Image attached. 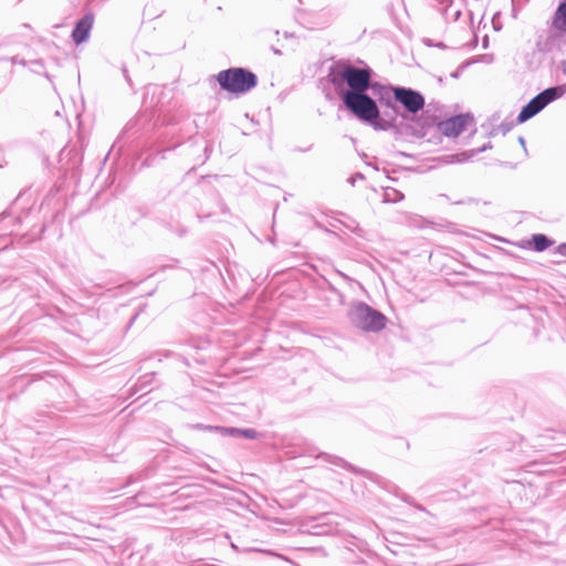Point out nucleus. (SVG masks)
Masks as SVG:
<instances>
[{
	"instance_id": "nucleus-1",
	"label": "nucleus",
	"mask_w": 566,
	"mask_h": 566,
	"mask_svg": "<svg viewBox=\"0 0 566 566\" xmlns=\"http://www.w3.org/2000/svg\"><path fill=\"white\" fill-rule=\"evenodd\" d=\"M360 63L361 66H357L349 61L339 60L329 66L326 80L355 118L365 124H374L379 106L368 92L376 73L368 64Z\"/></svg>"
},
{
	"instance_id": "nucleus-2",
	"label": "nucleus",
	"mask_w": 566,
	"mask_h": 566,
	"mask_svg": "<svg viewBox=\"0 0 566 566\" xmlns=\"http://www.w3.org/2000/svg\"><path fill=\"white\" fill-rule=\"evenodd\" d=\"M398 85L382 84L374 81L370 87V95L379 106V114L374 124H368L375 130L387 132L396 127V120L399 116V107L396 105L394 95H396Z\"/></svg>"
},
{
	"instance_id": "nucleus-3",
	"label": "nucleus",
	"mask_w": 566,
	"mask_h": 566,
	"mask_svg": "<svg viewBox=\"0 0 566 566\" xmlns=\"http://www.w3.org/2000/svg\"><path fill=\"white\" fill-rule=\"evenodd\" d=\"M216 82L222 91L234 96H241L256 87L259 83L258 75L249 69L234 66L222 70L214 76Z\"/></svg>"
},
{
	"instance_id": "nucleus-4",
	"label": "nucleus",
	"mask_w": 566,
	"mask_h": 566,
	"mask_svg": "<svg viewBox=\"0 0 566 566\" xmlns=\"http://www.w3.org/2000/svg\"><path fill=\"white\" fill-rule=\"evenodd\" d=\"M348 317L355 327L371 333H379L388 322L385 314L363 301L353 303L348 311Z\"/></svg>"
},
{
	"instance_id": "nucleus-5",
	"label": "nucleus",
	"mask_w": 566,
	"mask_h": 566,
	"mask_svg": "<svg viewBox=\"0 0 566 566\" xmlns=\"http://www.w3.org/2000/svg\"><path fill=\"white\" fill-rule=\"evenodd\" d=\"M184 109L179 112L178 115L165 117V123L169 126H177L182 123V126L178 129V132H174V135H177V142L171 146H168L167 149L176 148L184 143H189L190 146H196L199 142H202V137L198 135V124L197 122L187 119L184 122Z\"/></svg>"
},
{
	"instance_id": "nucleus-6",
	"label": "nucleus",
	"mask_w": 566,
	"mask_h": 566,
	"mask_svg": "<svg viewBox=\"0 0 566 566\" xmlns=\"http://www.w3.org/2000/svg\"><path fill=\"white\" fill-rule=\"evenodd\" d=\"M396 105H400L403 112H399V116L402 119H409L410 115H416L419 111L424 107L426 99L421 92L411 87L399 86L396 95H394Z\"/></svg>"
},
{
	"instance_id": "nucleus-7",
	"label": "nucleus",
	"mask_w": 566,
	"mask_h": 566,
	"mask_svg": "<svg viewBox=\"0 0 566 566\" xmlns=\"http://www.w3.org/2000/svg\"><path fill=\"white\" fill-rule=\"evenodd\" d=\"M535 48L543 54H548L554 51L564 53L566 48V33L548 27L547 31H543L537 35Z\"/></svg>"
},
{
	"instance_id": "nucleus-8",
	"label": "nucleus",
	"mask_w": 566,
	"mask_h": 566,
	"mask_svg": "<svg viewBox=\"0 0 566 566\" xmlns=\"http://www.w3.org/2000/svg\"><path fill=\"white\" fill-rule=\"evenodd\" d=\"M473 122L474 117L471 113H462L439 122L437 127L442 135L455 138L467 130Z\"/></svg>"
},
{
	"instance_id": "nucleus-9",
	"label": "nucleus",
	"mask_w": 566,
	"mask_h": 566,
	"mask_svg": "<svg viewBox=\"0 0 566 566\" xmlns=\"http://www.w3.org/2000/svg\"><path fill=\"white\" fill-rule=\"evenodd\" d=\"M94 20V13L92 11H87L75 22L71 32V39L76 45L83 44L90 39Z\"/></svg>"
},
{
	"instance_id": "nucleus-10",
	"label": "nucleus",
	"mask_w": 566,
	"mask_h": 566,
	"mask_svg": "<svg viewBox=\"0 0 566 566\" xmlns=\"http://www.w3.org/2000/svg\"><path fill=\"white\" fill-rule=\"evenodd\" d=\"M555 244V240L544 233H534L525 241V248L535 252H543Z\"/></svg>"
},
{
	"instance_id": "nucleus-11",
	"label": "nucleus",
	"mask_w": 566,
	"mask_h": 566,
	"mask_svg": "<svg viewBox=\"0 0 566 566\" xmlns=\"http://www.w3.org/2000/svg\"><path fill=\"white\" fill-rule=\"evenodd\" d=\"M543 109L544 107L542 106L539 99L535 95L522 107L516 117V123L523 124L528 119L533 118L534 116H536Z\"/></svg>"
},
{
	"instance_id": "nucleus-12",
	"label": "nucleus",
	"mask_w": 566,
	"mask_h": 566,
	"mask_svg": "<svg viewBox=\"0 0 566 566\" xmlns=\"http://www.w3.org/2000/svg\"><path fill=\"white\" fill-rule=\"evenodd\" d=\"M547 24L559 32L566 33V0L558 3Z\"/></svg>"
},
{
	"instance_id": "nucleus-13",
	"label": "nucleus",
	"mask_w": 566,
	"mask_h": 566,
	"mask_svg": "<svg viewBox=\"0 0 566 566\" xmlns=\"http://www.w3.org/2000/svg\"><path fill=\"white\" fill-rule=\"evenodd\" d=\"M566 92L563 85L551 86L539 92L536 97L539 99L542 106L545 108L548 104L562 97Z\"/></svg>"
},
{
	"instance_id": "nucleus-14",
	"label": "nucleus",
	"mask_w": 566,
	"mask_h": 566,
	"mask_svg": "<svg viewBox=\"0 0 566 566\" xmlns=\"http://www.w3.org/2000/svg\"><path fill=\"white\" fill-rule=\"evenodd\" d=\"M373 193L378 196L384 203L399 202L405 198L400 190L389 186H380V190L373 189Z\"/></svg>"
},
{
	"instance_id": "nucleus-15",
	"label": "nucleus",
	"mask_w": 566,
	"mask_h": 566,
	"mask_svg": "<svg viewBox=\"0 0 566 566\" xmlns=\"http://www.w3.org/2000/svg\"><path fill=\"white\" fill-rule=\"evenodd\" d=\"M224 437L243 438L249 440H256L261 437V433L253 428H237L226 427Z\"/></svg>"
},
{
	"instance_id": "nucleus-16",
	"label": "nucleus",
	"mask_w": 566,
	"mask_h": 566,
	"mask_svg": "<svg viewBox=\"0 0 566 566\" xmlns=\"http://www.w3.org/2000/svg\"><path fill=\"white\" fill-rule=\"evenodd\" d=\"M492 148V144L491 142L489 143H485L483 146L479 147V148H475V149H470V150H464V151H461L459 154H455L453 155L454 157H457V161L458 163H463V161H468L470 159H472L474 156L488 150V149H491Z\"/></svg>"
},
{
	"instance_id": "nucleus-17",
	"label": "nucleus",
	"mask_w": 566,
	"mask_h": 566,
	"mask_svg": "<svg viewBox=\"0 0 566 566\" xmlns=\"http://www.w3.org/2000/svg\"><path fill=\"white\" fill-rule=\"evenodd\" d=\"M155 376H156V373H149V374L142 376L138 379L137 384L134 386L135 392L144 391V390L146 392H150L151 391L150 385H151Z\"/></svg>"
},
{
	"instance_id": "nucleus-18",
	"label": "nucleus",
	"mask_w": 566,
	"mask_h": 566,
	"mask_svg": "<svg viewBox=\"0 0 566 566\" xmlns=\"http://www.w3.org/2000/svg\"><path fill=\"white\" fill-rule=\"evenodd\" d=\"M191 428L193 430H198V431H208V432L219 433L222 437H224V431H227L226 427H223V426H211V424H203V423L191 424Z\"/></svg>"
},
{
	"instance_id": "nucleus-19",
	"label": "nucleus",
	"mask_w": 566,
	"mask_h": 566,
	"mask_svg": "<svg viewBox=\"0 0 566 566\" xmlns=\"http://www.w3.org/2000/svg\"><path fill=\"white\" fill-rule=\"evenodd\" d=\"M515 124H517L516 120L515 122L504 120L500 125L492 128V130L490 132V136H494L499 133H501L502 135H506L509 132H511L513 129Z\"/></svg>"
},
{
	"instance_id": "nucleus-20",
	"label": "nucleus",
	"mask_w": 566,
	"mask_h": 566,
	"mask_svg": "<svg viewBox=\"0 0 566 566\" xmlns=\"http://www.w3.org/2000/svg\"><path fill=\"white\" fill-rule=\"evenodd\" d=\"M321 457H323L327 461H329L338 467H343L347 470H354V467L352 464H349L348 462H346L344 459H342L339 457L331 455L327 453H322Z\"/></svg>"
},
{
	"instance_id": "nucleus-21",
	"label": "nucleus",
	"mask_w": 566,
	"mask_h": 566,
	"mask_svg": "<svg viewBox=\"0 0 566 566\" xmlns=\"http://www.w3.org/2000/svg\"><path fill=\"white\" fill-rule=\"evenodd\" d=\"M492 28L494 31L499 32L502 30L503 25L501 22V12L496 11L492 17Z\"/></svg>"
},
{
	"instance_id": "nucleus-22",
	"label": "nucleus",
	"mask_w": 566,
	"mask_h": 566,
	"mask_svg": "<svg viewBox=\"0 0 566 566\" xmlns=\"http://www.w3.org/2000/svg\"><path fill=\"white\" fill-rule=\"evenodd\" d=\"M29 64L33 65L34 67L32 69L33 72L35 73H40L41 70L44 69V63L41 59H38V60H31L29 61Z\"/></svg>"
},
{
	"instance_id": "nucleus-23",
	"label": "nucleus",
	"mask_w": 566,
	"mask_h": 566,
	"mask_svg": "<svg viewBox=\"0 0 566 566\" xmlns=\"http://www.w3.org/2000/svg\"><path fill=\"white\" fill-rule=\"evenodd\" d=\"M122 73L129 87L133 88V81L125 64L122 65Z\"/></svg>"
},
{
	"instance_id": "nucleus-24",
	"label": "nucleus",
	"mask_w": 566,
	"mask_h": 566,
	"mask_svg": "<svg viewBox=\"0 0 566 566\" xmlns=\"http://www.w3.org/2000/svg\"><path fill=\"white\" fill-rule=\"evenodd\" d=\"M468 63H462L457 70L451 73V77L459 78Z\"/></svg>"
},
{
	"instance_id": "nucleus-25",
	"label": "nucleus",
	"mask_w": 566,
	"mask_h": 566,
	"mask_svg": "<svg viewBox=\"0 0 566 566\" xmlns=\"http://www.w3.org/2000/svg\"><path fill=\"white\" fill-rule=\"evenodd\" d=\"M10 61L12 64H19L22 66H27L29 64V61H27L24 59H19L18 56L10 57Z\"/></svg>"
},
{
	"instance_id": "nucleus-26",
	"label": "nucleus",
	"mask_w": 566,
	"mask_h": 566,
	"mask_svg": "<svg viewBox=\"0 0 566 566\" xmlns=\"http://www.w3.org/2000/svg\"><path fill=\"white\" fill-rule=\"evenodd\" d=\"M138 119H130L124 127L122 134L132 130L137 125Z\"/></svg>"
},
{
	"instance_id": "nucleus-27",
	"label": "nucleus",
	"mask_w": 566,
	"mask_h": 566,
	"mask_svg": "<svg viewBox=\"0 0 566 566\" xmlns=\"http://www.w3.org/2000/svg\"><path fill=\"white\" fill-rule=\"evenodd\" d=\"M555 253H558L563 256H566V242H563L560 244H558L556 248H555Z\"/></svg>"
},
{
	"instance_id": "nucleus-28",
	"label": "nucleus",
	"mask_w": 566,
	"mask_h": 566,
	"mask_svg": "<svg viewBox=\"0 0 566 566\" xmlns=\"http://www.w3.org/2000/svg\"><path fill=\"white\" fill-rule=\"evenodd\" d=\"M145 306H146V305H143V306L139 308V311H138L136 314H134V315H133V317L130 318V321H129V323H128V327H130V326L134 324V322L136 321V318H137V316L139 315V313L144 311Z\"/></svg>"
},
{
	"instance_id": "nucleus-29",
	"label": "nucleus",
	"mask_w": 566,
	"mask_h": 566,
	"mask_svg": "<svg viewBox=\"0 0 566 566\" xmlns=\"http://www.w3.org/2000/svg\"><path fill=\"white\" fill-rule=\"evenodd\" d=\"M109 179H103V182L99 185V188H101V192H97L96 196H101L102 193L105 192V188H106V182L108 181Z\"/></svg>"
},
{
	"instance_id": "nucleus-30",
	"label": "nucleus",
	"mask_w": 566,
	"mask_h": 566,
	"mask_svg": "<svg viewBox=\"0 0 566 566\" xmlns=\"http://www.w3.org/2000/svg\"><path fill=\"white\" fill-rule=\"evenodd\" d=\"M559 70L562 71L563 75L566 76V60H563L559 64Z\"/></svg>"
},
{
	"instance_id": "nucleus-31",
	"label": "nucleus",
	"mask_w": 566,
	"mask_h": 566,
	"mask_svg": "<svg viewBox=\"0 0 566 566\" xmlns=\"http://www.w3.org/2000/svg\"><path fill=\"white\" fill-rule=\"evenodd\" d=\"M518 140V144L524 148V150L526 151V142H525V138L523 136H520L517 138Z\"/></svg>"
},
{
	"instance_id": "nucleus-32",
	"label": "nucleus",
	"mask_w": 566,
	"mask_h": 566,
	"mask_svg": "<svg viewBox=\"0 0 566 566\" xmlns=\"http://www.w3.org/2000/svg\"><path fill=\"white\" fill-rule=\"evenodd\" d=\"M401 500L408 504H411V501H412V499L407 494H402Z\"/></svg>"
},
{
	"instance_id": "nucleus-33",
	"label": "nucleus",
	"mask_w": 566,
	"mask_h": 566,
	"mask_svg": "<svg viewBox=\"0 0 566 566\" xmlns=\"http://www.w3.org/2000/svg\"><path fill=\"white\" fill-rule=\"evenodd\" d=\"M482 46H483V49H486L489 46V36L488 35H485L483 38Z\"/></svg>"
},
{
	"instance_id": "nucleus-34",
	"label": "nucleus",
	"mask_w": 566,
	"mask_h": 566,
	"mask_svg": "<svg viewBox=\"0 0 566 566\" xmlns=\"http://www.w3.org/2000/svg\"><path fill=\"white\" fill-rule=\"evenodd\" d=\"M512 17H513L514 19H516V18H517V10H516V8H515V6H514V2H513V1H512Z\"/></svg>"
},
{
	"instance_id": "nucleus-35",
	"label": "nucleus",
	"mask_w": 566,
	"mask_h": 566,
	"mask_svg": "<svg viewBox=\"0 0 566 566\" xmlns=\"http://www.w3.org/2000/svg\"><path fill=\"white\" fill-rule=\"evenodd\" d=\"M465 202H467V200H464V199H454V200H452V203H454V205H464Z\"/></svg>"
},
{
	"instance_id": "nucleus-36",
	"label": "nucleus",
	"mask_w": 566,
	"mask_h": 566,
	"mask_svg": "<svg viewBox=\"0 0 566 566\" xmlns=\"http://www.w3.org/2000/svg\"><path fill=\"white\" fill-rule=\"evenodd\" d=\"M460 17H461V10H460V9H458V10H455V12H454V14H453V19L457 21V20H459V19H460Z\"/></svg>"
},
{
	"instance_id": "nucleus-37",
	"label": "nucleus",
	"mask_w": 566,
	"mask_h": 566,
	"mask_svg": "<svg viewBox=\"0 0 566 566\" xmlns=\"http://www.w3.org/2000/svg\"><path fill=\"white\" fill-rule=\"evenodd\" d=\"M324 92H325L326 99L331 101L333 98V95H332L331 91L329 90H325Z\"/></svg>"
},
{
	"instance_id": "nucleus-38",
	"label": "nucleus",
	"mask_w": 566,
	"mask_h": 566,
	"mask_svg": "<svg viewBox=\"0 0 566 566\" xmlns=\"http://www.w3.org/2000/svg\"><path fill=\"white\" fill-rule=\"evenodd\" d=\"M433 46H437L439 49H446L447 48V45L443 42H438V43L433 44Z\"/></svg>"
},
{
	"instance_id": "nucleus-39",
	"label": "nucleus",
	"mask_w": 566,
	"mask_h": 566,
	"mask_svg": "<svg viewBox=\"0 0 566 566\" xmlns=\"http://www.w3.org/2000/svg\"><path fill=\"white\" fill-rule=\"evenodd\" d=\"M271 50L276 55H281L282 54V52L279 49H276L275 46H271Z\"/></svg>"
},
{
	"instance_id": "nucleus-40",
	"label": "nucleus",
	"mask_w": 566,
	"mask_h": 566,
	"mask_svg": "<svg viewBox=\"0 0 566 566\" xmlns=\"http://www.w3.org/2000/svg\"><path fill=\"white\" fill-rule=\"evenodd\" d=\"M153 87H154V88H157L158 86H157V85H153V84H148V85L146 86V90H147V91H146L145 95H147V94L149 93V90H150V88H153Z\"/></svg>"
},
{
	"instance_id": "nucleus-41",
	"label": "nucleus",
	"mask_w": 566,
	"mask_h": 566,
	"mask_svg": "<svg viewBox=\"0 0 566 566\" xmlns=\"http://www.w3.org/2000/svg\"><path fill=\"white\" fill-rule=\"evenodd\" d=\"M349 177L359 178V177H365V176L361 172L357 171V172L352 174Z\"/></svg>"
},
{
	"instance_id": "nucleus-42",
	"label": "nucleus",
	"mask_w": 566,
	"mask_h": 566,
	"mask_svg": "<svg viewBox=\"0 0 566 566\" xmlns=\"http://www.w3.org/2000/svg\"><path fill=\"white\" fill-rule=\"evenodd\" d=\"M187 233V230L185 228H181L178 232L179 237H184Z\"/></svg>"
},
{
	"instance_id": "nucleus-43",
	"label": "nucleus",
	"mask_w": 566,
	"mask_h": 566,
	"mask_svg": "<svg viewBox=\"0 0 566 566\" xmlns=\"http://www.w3.org/2000/svg\"><path fill=\"white\" fill-rule=\"evenodd\" d=\"M426 44H427L428 46H433L432 40H429V39H428V40H426Z\"/></svg>"
},
{
	"instance_id": "nucleus-44",
	"label": "nucleus",
	"mask_w": 566,
	"mask_h": 566,
	"mask_svg": "<svg viewBox=\"0 0 566 566\" xmlns=\"http://www.w3.org/2000/svg\"><path fill=\"white\" fill-rule=\"evenodd\" d=\"M347 180L349 181L350 186L354 187L357 179H347Z\"/></svg>"
},
{
	"instance_id": "nucleus-45",
	"label": "nucleus",
	"mask_w": 566,
	"mask_h": 566,
	"mask_svg": "<svg viewBox=\"0 0 566 566\" xmlns=\"http://www.w3.org/2000/svg\"><path fill=\"white\" fill-rule=\"evenodd\" d=\"M415 506H416L418 510H420V511H424V507H423L422 505H420V504H415Z\"/></svg>"
},
{
	"instance_id": "nucleus-46",
	"label": "nucleus",
	"mask_w": 566,
	"mask_h": 566,
	"mask_svg": "<svg viewBox=\"0 0 566 566\" xmlns=\"http://www.w3.org/2000/svg\"><path fill=\"white\" fill-rule=\"evenodd\" d=\"M452 1H453V0H442V1H441V3H444V2H446V3H448L449 6H451V4H452Z\"/></svg>"
},
{
	"instance_id": "nucleus-47",
	"label": "nucleus",
	"mask_w": 566,
	"mask_h": 566,
	"mask_svg": "<svg viewBox=\"0 0 566 566\" xmlns=\"http://www.w3.org/2000/svg\"><path fill=\"white\" fill-rule=\"evenodd\" d=\"M205 177H213V178H217L219 177L218 175H206Z\"/></svg>"
},
{
	"instance_id": "nucleus-48",
	"label": "nucleus",
	"mask_w": 566,
	"mask_h": 566,
	"mask_svg": "<svg viewBox=\"0 0 566 566\" xmlns=\"http://www.w3.org/2000/svg\"><path fill=\"white\" fill-rule=\"evenodd\" d=\"M360 231H361V229H359L358 227H357V230H354V232H355L356 234H359V232H360Z\"/></svg>"
},
{
	"instance_id": "nucleus-49",
	"label": "nucleus",
	"mask_w": 566,
	"mask_h": 566,
	"mask_svg": "<svg viewBox=\"0 0 566 566\" xmlns=\"http://www.w3.org/2000/svg\"><path fill=\"white\" fill-rule=\"evenodd\" d=\"M284 35H285V38H290V36H292V35H291L290 33H287V32H285V34H284Z\"/></svg>"
},
{
	"instance_id": "nucleus-50",
	"label": "nucleus",
	"mask_w": 566,
	"mask_h": 566,
	"mask_svg": "<svg viewBox=\"0 0 566 566\" xmlns=\"http://www.w3.org/2000/svg\"><path fill=\"white\" fill-rule=\"evenodd\" d=\"M455 566H470L469 564L455 565Z\"/></svg>"
},
{
	"instance_id": "nucleus-51",
	"label": "nucleus",
	"mask_w": 566,
	"mask_h": 566,
	"mask_svg": "<svg viewBox=\"0 0 566 566\" xmlns=\"http://www.w3.org/2000/svg\"><path fill=\"white\" fill-rule=\"evenodd\" d=\"M4 60H7V59L6 57H0V61H4Z\"/></svg>"
}]
</instances>
